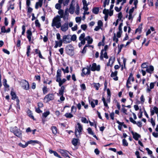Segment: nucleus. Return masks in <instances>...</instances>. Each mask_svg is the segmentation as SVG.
I'll list each match as a JSON object with an SVG mask.
<instances>
[{"mask_svg":"<svg viewBox=\"0 0 158 158\" xmlns=\"http://www.w3.org/2000/svg\"><path fill=\"white\" fill-rule=\"evenodd\" d=\"M60 21L61 19H60L59 15H57L53 19L52 23V27H56L57 28H59L61 26Z\"/></svg>","mask_w":158,"mask_h":158,"instance_id":"1","label":"nucleus"},{"mask_svg":"<svg viewBox=\"0 0 158 158\" xmlns=\"http://www.w3.org/2000/svg\"><path fill=\"white\" fill-rule=\"evenodd\" d=\"M82 130V126L80 123H78L77 126H76L75 131V135L77 138H79L80 137Z\"/></svg>","mask_w":158,"mask_h":158,"instance_id":"2","label":"nucleus"},{"mask_svg":"<svg viewBox=\"0 0 158 158\" xmlns=\"http://www.w3.org/2000/svg\"><path fill=\"white\" fill-rule=\"evenodd\" d=\"M10 131L13 132L15 135L19 138L22 137V131L19 129H18L16 127H15L10 129Z\"/></svg>","mask_w":158,"mask_h":158,"instance_id":"3","label":"nucleus"},{"mask_svg":"<svg viewBox=\"0 0 158 158\" xmlns=\"http://www.w3.org/2000/svg\"><path fill=\"white\" fill-rule=\"evenodd\" d=\"M71 35H64L63 38V41L64 43H69L71 41Z\"/></svg>","mask_w":158,"mask_h":158,"instance_id":"4","label":"nucleus"},{"mask_svg":"<svg viewBox=\"0 0 158 158\" xmlns=\"http://www.w3.org/2000/svg\"><path fill=\"white\" fill-rule=\"evenodd\" d=\"M22 87L25 90H28L29 89V84L28 82L26 80H23L22 81Z\"/></svg>","mask_w":158,"mask_h":158,"instance_id":"5","label":"nucleus"},{"mask_svg":"<svg viewBox=\"0 0 158 158\" xmlns=\"http://www.w3.org/2000/svg\"><path fill=\"white\" fill-rule=\"evenodd\" d=\"M54 98V96L53 94H49L45 96L44 99H46L47 102L53 100Z\"/></svg>","mask_w":158,"mask_h":158,"instance_id":"6","label":"nucleus"},{"mask_svg":"<svg viewBox=\"0 0 158 158\" xmlns=\"http://www.w3.org/2000/svg\"><path fill=\"white\" fill-rule=\"evenodd\" d=\"M106 50H102L100 53V58L101 60L103 59V57L108 59V56L107 55V53L106 51Z\"/></svg>","mask_w":158,"mask_h":158,"instance_id":"7","label":"nucleus"},{"mask_svg":"<svg viewBox=\"0 0 158 158\" xmlns=\"http://www.w3.org/2000/svg\"><path fill=\"white\" fill-rule=\"evenodd\" d=\"M100 69V66L99 65H97L95 63L93 64L91 68V70L92 71H99Z\"/></svg>","mask_w":158,"mask_h":158,"instance_id":"8","label":"nucleus"},{"mask_svg":"<svg viewBox=\"0 0 158 158\" xmlns=\"http://www.w3.org/2000/svg\"><path fill=\"white\" fill-rule=\"evenodd\" d=\"M68 22H67L64 23V24L61 25V30L64 32L66 31L68 29Z\"/></svg>","mask_w":158,"mask_h":158,"instance_id":"9","label":"nucleus"},{"mask_svg":"<svg viewBox=\"0 0 158 158\" xmlns=\"http://www.w3.org/2000/svg\"><path fill=\"white\" fill-rule=\"evenodd\" d=\"M90 73V69L87 68H84L82 69V73H81V76H83L84 75L89 74Z\"/></svg>","mask_w":158,"mask_h":158,"instance_id":"10","label":"nucleus"},{"mask_svg":"<svg viewBox=\"0 0 158 158\" xmlns=\"http://www.w3.org/2000/svg\"><path fill=\"white\" fill-rule=\"evenodd\" d=\"M114 60L115 57H114L111 56L110 57L109 59L108 62L107 63V66L112 67L114 61Z\"/></svg>","mask_w":158,"mask_h":158,"instance_id":"11","label":"nucleus"},{"mask_svg":"<svg viewBox=\"0 0 158 158\" xmlns=\"http://www.w3.org/2000/svg\"><path fill=\"white\" fill-rule=\"evenodd\" d=\"M60 152L62 155L65 157H69L70 158L68 155L69 152L66 150L61 149L60 151Z\"/></svg>","mask_w":158,"mask_h":158,"instance_id":"12","label":"nucleus"},{"mask_svg":"<svg viewBox=\"0 0 158 158\" xmlns=\"http://www.w3.org/2000/svg\"><path fill=\"white\" fill-rule=\"evenodd\" d=\"M134 139L136 140H138L139 138L141 137L140 135L136 132H134L133 131L131 132Z\"/></svg>","mask_w":158,"mask_h":158,"instance_id":"13","label":"nucleus"},{"mask_svg":"<svg viewBox=\"0 0 158 158\" xmlns=\"http://www.w3.org/2000/svg\"><path fill=\"white\" fill-rule=\"evenodd\" d=\"M117 71H116L114 72H112L111 74V77H113V79L115 81H117L118 79V77L117 76Z\"/></svg>","mask_w":158,"mask_h":158,"instance_id":"14","label":"nucleus"},{"mask_svg":"<svg viewBox=\"0 0 158 158\" xmlns=\"http://www.w3.org/2000/svg\"><path fill=\"white\" fill-rule=\"evenodd\" d=\"M61 71L60 69H58L57 72V74L56 76V81L61 78Z\"/></svg>","mask_w":158,"mask_h":158,"instance_id":"15","label":"nucleus"},{"mask_svg":"<svg viewBox=\"0 0 158 158\" xmlns=\"http://www.w3.org/2000/svg\"><path fill=\"white\" fill-rule=\"evenodd\" d=\"M64 89V86H61L59 90V93L57 94V95L58 96H59V95H63Z\"/></svg>","mask_w":158,"mask_h":158,"instance_id":"16","label":"nucleus"},{"mask_svg":"<svg viewBox=\"0 0 158 158\" xmlns=\"http://www.w3.org/2000/svg\"><path fill=\"white\" fill-rule=\"evenodd\" d=\"M98 103V100H94L93 99L90 102V105L92 108H94L95 107V105H97Z\"/></svg>","mask_w":158,"mask_h":158,"instance_id":"17","label":"nucleus"},{"mask_svg":"<svg viewBox=\"0 0 158 158\" xmlns=\"http://www.w3.org/2000/svg\"><path fill=\"white\" fill-rule=\"evenodd\" d=\"M27 37L29 41H30L31 40V36L32 35V32L30 30H27Z\"/></svg>","mask_w":158,"mask_h":158,"instance_id":"18","label":"nucleus"},{"mask_svg":"<svg viewBox=\"0 0 158 158\" xmlns=\"http://www.w3.org/2000/svg\"><path fill=\"white\" fill-rule=\"evenodd\" d=\"M134 81V78L133 76V74H132V73H131L130 74L129 77L127 81V83H131V81Z\"/></svg>","mask_w":158,"mask_h":158,"instance_id":"19","label":"nucleus"},{"mask_svg":"<svg viewBox=\"0 0 158 158\" xmlns=\"http://www.w3.org/2000/svg\"><path fill=\"white\" fill-rule=\"evenodd\" d=\"M66 79L65 78H63L61 80V78L59 79L56 82L59 83V85L60 86H61L66 81Z\"/></svg>","mask_w":158,"mask_h":158,"instance_id":"20","label":"nucleus"},{"mask_svg":"<svg viewBox=\"0 0 158 158\" xmlns=\"http://www.w3.org/2000/svg\"><path fill=\"white\" fill-rule=\"evenodd\" d=\"M154 67L152 65L149 66V68H147L146 71L148 73H152V72L154 71Z\"/></svg>","mask_w":158,"mask_h":158,"instance_id":"21","label":"nucleus"},{"mask_svg":"<svg viewBox=\"0 0 158 158\" xmlns=\"http://www.w3.org/2000/svg\"><path fill=\"white\" fill-rule=\"evenodd\" d=\"M63 42V40H60L59 41H56V44L54 47L55 48H56L58 46L60 47L62 44Z\"/></svg>","mask_w":158,"mask_h":158,"instance_id":"22","label":"nucleus"},{"mask_svg":"<svg viewBox=\"0 0 158 158\" xmlns=\"http://www.w3.org/2000/svg\"><path fill=\"white\" fill-rule=\"evenodd\" d=\"M85 39L87 41L88 44H91L93 41V39L89 36H87L85 38Z\"/></svg>","mask_w":158,"mask_h":158,"instance_id":"23","label":"nucleus"},{"mask_svg":"<svg viewBox=\"0 0 158 158\" xmlns=\"http://www.w3.org/2000/svg\"><path fill=\"white\" fill-rule=\"evenodd\" d=\"M51 130L52 133L55 135H56L57 132V129L56 127L52 126L51 127Z\"/></svg>","mask_w":158,"mask_h":158,"instance_id":"24","label":"nucleus"},{"mask_svg":"<svg viewBox=\"0 0 158 158\" xmlns=\"http://www.w3.org/2000/svg\"><path fill=\"white\" fill-rule=\"evenodd\" d=\"M43 5V2L39 1L36 3L35 6V8L37 9L38 8L39 6L40 7H41Z\"/></svg>","mask_w":158,"mask_h":158,"instance_id":"25","label":"nucleus"},{"mask_svg":"<svg viewBox=\"0 0 158 158\" xmlns=\"http://www.w3.org/2000/svg\"><path fill=\"white\" fill-rule=\"evenodd\" d=\"M28 144H34L35 143L40 144L41 143L40 142L37 140H31L28 141Z\"/></svg>","mask_w":158,"mask_h":158,"instance_id":"26","label":"nucleus"},{"mask_svg":"<svg viewBox=\"0 0 158 158\" xmlns=\"http://www.w3.org/2000/svg\"><path fill=\"white\" fill-rule=\"evenodd\" d=\"M69 12L71 14H73L74 12V7L72 5V4H71L70 6L69 9Z\"/></svg>","mask_w":158,"mask_h":158,"instance_id":"27","label":"nucleus"},{"mask_svg":"<svg viewBox=\"0 0 158 158\" xmlns=\"http://www.w3.org/2000/svg\"><path fill=\"white\" fill-rule=\"evenodd\" d=\"M94 87L97 90H98L99 88L100 87V85L99 83H94L93 84Z\"/></svg>","mask_w":158,"mask_h":158,"instance_id":"28","label":"nucleus"},{"mask_svg":"<svg viewBox=\"0 0 158 158\" xmlns=\"http://www.w3.org/2000/svg\"><path fill=\"white\" fill-rule=\"evenodd\" d=\"M78 140L79 139H78L74 138L72 142V144L75 146H77V144Z\"/></svg>","mask_w":158,"mask_h":158,"instance_id":"29","label":"nucleus"},{"mask_svg":"<svg viewBox=\"0 0 158 158\" xmlns=\"http://www.w3.org/2000/svg\"><path fill=\"white\" fill-rule=\"evenodd\" d=\"M102 100L103 102L104 106L105 107H107V108H109V107L108 106V104H107L108 103H107L106 102V101L105 98L104 97H102Z\"/></svg>","mask_w":158,"mask_h":158,"instance_id":"30","label":"nucleus"},{"mask_svg":"<svg viewBox=\"0 0 158 158\" xmlns=\"http://www.w3.org/2000/svg\"><path fill=\"white\" fill-rule=\"evenodd\" d=\"M66 53L70 56H73L74 54L73 50H66Z\"/></svg>","mask_w":158,"mask_h":158,"instance_id":"31","label":"nucleus"},{"mask_svg":"<svg viewBox=\"0 0 158 158\" xmlns=\"http://www.w3.org/2000/svg\"><path fill=\"white\" fill-rule=\"evenodd\" d=\"M99 11V8L98 7H94L93 9V12L94 14H97L98 13Z\"/></svg>","mask_w":158,"mask_h":158,"instance_id":"32","label":"nucleus"},{"mask_svg":"<svg viewBox=\"0 0 158 158\" xmlns=\"http://www.w3.org/2000/svg\"><path fill=\"white\" fill-rule=\"evenodd\" d=\"M48 89L47 88V87L46 86H44L42 88L43 94H47L48 92Z\"/></svg>","mask_w":158,"mask_h":158,"instance_id":"33","label":"nucleus"},{"mask_svg":"<svg viewBox=\"0 0 158 158\" xmlns=\"http://www.w3.org/2000/svg\"><path fill=\"white\" fill-rule=\"evenodd\" d=\"M10 94L12 96V99L14 100L16 98V95L14 92L11 91V92Z\"/></svg>","mask_w":158,"mask_h":158,"instance_id":"34","label":"nucleus"},{"mask_svg":"<svg viewBox=\"0 0 158 158\" xmlns=\"http://www.w3.org/2000/svg\"><path fill=\"white\" fill-rule=\"evenodd\" d=\"M64 116L67 118H71L73 117V115L70 113H66L64 114Z\"/></svg>","mask_w":158,"mask_h":158,"instance_id":"35","label":"nucleus"},{"mask_svg":"<svg viewBox=\"0 0 158 158\" xmlns=\"http://www.w3.org/2000/svg\"><path fill=\"white\" fill-rule=\"evenodd\" d=\"M3 85L6 88H8L9 85L7 84V81L5 79L3 80Z\"/></svg>","mask_w":158,"mask_h":158,"instance_id":"36","label":"nucleus"},{"mask_svg":"<svg viewBox=\"0 0 158 158\" xmlns=\"http://www.w3.org/2000/svg\"><path fill=\"white\" fill-rule=\"evenodd\" d=\"M16 102H17V106H16V107L17 108V109L18 111H19L20 109V107L19 105V101L18 99H17L16 100Z\"/></svg>","mask_w":158,"mask_h":158,"instance_id":"37","label":"nucleus"},{"mask_svg":"<svg viewBox=\"0 0 158 158\" xmlns=\"http://www.w3.org/2000/svg\"><path fill=\"white\" fill-rule=\"evenodd\" d=\"M79 10H80L79 6L78 5V4H77V6H76V10L75 11V13L77 15H78L79 14Z\"/></svg>","mask_w":158,"mask_h":158,"instance_id":"38","label":"nucleus"},{"mask_svg":"<svg viewBox=\"0 0 158 158\" xmlns=\"http://www.w3.org/2000/svg\"><path fill=\"white\" fill-rule=\"evenodd\" d=\"M61 70L63 71L64 73H68L69 72V67L68 66L65 69L63 68H62Z\"/></svg>","mask_w":158,"mask_h":158,"instance_id":"39","label":"nucleus"},{"mask_svg":"<svg viewBox=\"0 0 158 158\" xmlns=\"http://www.w3.org/2000/svg\"><path fill=\"white\" fill-rule=\"evenodd\" d=\"M27 113L28 115L31 118L34 119V116L32 115V114L30 110H28L27 111Z\"/></svg>","mask_w":158,"mask_h":158,"instance_id":"40","label":"nucleus"},{"mask_svg":"<svg viewBox=\"0 0 158 158\" xmlns=\"http://www.w3.org/2000/svg\"><path fill=\"white\" fill-rule=\"evenodd\" d=\"M28 144V142H27V143H25V144H23L22 143H19V145L20 146L23 147V148H25L27 146Z\"/></svg>","mask_w":158,"mask_h":158,"instance_id":"41","label":"nucleus"},{"mask_svg":"<svg viewBox=\"0 0 158 158\" xmlns=\"http://www.w3.org/2000/svg\"><path fill=\"white\" fill-rule=\"evenodd\" d=\"M50 112L49 111H47L44 112L43 114V116L45 118H46L48 115L50 114Z\"/></svg>","mask_w":158,"mask_h":158,"instance_id":"42","label":"nucleus"},{"mask_svg":"<svg viewBox=\"0 0 158 158\" xmlns=\"http://www.w3.org/2000/svg\"><path fill=\"white\" fill-rule=\"evenodd\" d=\"M87 47H88L89 49H93L94 48V46L92 45H86L84 47L83 49H85Z\"/></svg>","mask_w":158,"mask_h":158,"instance_id":"43","label":"nucleus"},{"mask_svg":"<svg viewBox=\"0 0 158 158\" xmlns=\"http://www.w3.org/2000/svg\"><path fill=\"white\" fill-rule=\"evenodd\" d=\"M123 143L124 146H127L128 145V143L125 139H123Z\"/></svg>","mask_w":158,"mask_h":158,"instance_id":"44","label":"nucleus"},{"mask_svg":"<svg viewBox=\"0 0 158 158\" xmlns=\"http://www.w3.org/2000/svg\"><path fill=\"white\" fill-rule=\"evenodd\" d=\"M59 96H60V100H58V102H60V100L61 101H63L65 100V98L63 96V95H59Z\"/></svg>","mask_w":158,"mask_h":158,"instance_id":"45","label":"nucleus"},{"mask_svg":"<svg viewBox=\"0 0 158 158\" xmlns=\"http://www.w3.org/2000/svg\"><path fill=\"white\" fill-rule=\"evenodd\" d=\"M87 131L89 134L91 135H94V133L90 128H88L87 129Z\"/></svg>","mask_w":158,"mask_h":158,"instance_id":"46","label":"nucleus"},{"mask_svg":"<svg viewBox=\"0 0 158 158\" xmlns=\"http://www.w3.org/2000/svg\"><path fill=\"white\" fill-rule=\"evenodd\" d=\"M81 122L84 123H88V122L87 121L86 118L85 117H82L81 119Z\"/></svg>","mask_w":158,"mask_h":158,"instance_id":"47","label":"nucleus"},{"mask_svg":"<svg viewBox=\"0 0 158 158\" xmlns=\"http://www.w3.org/2000/svg\"><path fill=\"white\" fill-rule=\"evenodd\" d=\"M85 36V34L84 33H83L82 34H81L79 37V40H81L82 39H85V38H84Z\"/></svg>","mask_w":158,"mask_h":158,"instance_id":"48","label":"nucleus"},{"mask_svg":"<svg viewBox=\"0 0 158 158\" xmlns=\"http://www.w3.org/2000/svg\"><path fill=\"white\" fill-rule=\"evenodd\" d=\"M61 6V4L57 3L55 5V8L59 10Z\"/></svg>","mask_w":158,"mask_h":158,"instance_id":"49","label":"nucleus"},{"mask_svg":"<svg viewBox=\"0 0 158 158\" xmlns=\"http://www.w3.org/2000/svg\"><path fill=\"white\" fill-rule=\"evenodd\" d=\"M103 13L105 15L107 14L108 15V14L109 13V10H106V9H104L103 11Z\"/></svg>","mask_w":158,"mask_h":158,"instance_id":"50","label":"nucleus"},{"mask_svg":"<svg viewBox=\"0 0 158 158\" xmlns=\"http://www.w3.org/2000/svg\"><path fill=\"white\" fill-rule=\"evenodd\" d=\"M77 108L74 106H72L71 107V112H75L76 111Z\"/></svg>","mask_w":158,"mask_h":158,"instance_id":"51","label":"nucleus"},{"mask_svg":"<svg viewBox=\"0 0 158 158\" xmlns=\"http://www.w3.org/2000/svg\"><path fill=\"white\" fill-rule=\"evenodd\" d=\"M77 38V37L76 35H73L72 36H71V41L73 40V41H74L76 40Z\"/></svg>","mask_w":158,"mask_h":158,"instance_id":"52","label":"nucleus"},{"mask_svg":"<svg viewBox=\"0 0 158 158\" xmlns=\"http://www.w3.org/2000/svg\"><path fill=\"white\" fill-rule=\"evenodd\" d=\"M35 24L36 27H39L40 26V24L39 23L38 20H36L35 21Z\"/></svg>","mask_w":158,"mask_h":158,"instance_id":"53","label":"nucleus"},{"mask_svg":"<svg viewBox=\"0 0 158 158\" xmlns=\"http://www.w3.org/2000/svg\"><path fill=\"white\" fill-rule=\"evenodd\" d=\"M113 40L114 41H115L116 43H117L118 41V39L116 38V34L115 33H114V36L113 38Z\"/></svg>","mask_w":158,"mask_h":158,"instance_id":"54","label":"nucleus"},{"mask_svg":"<svg viewBox=\"0 0 158 158\" xmlns=\"http://www.w3.org/2000/svg\"><path fill=\"white\" fill-rule=\"evenodd\" d=\"M81 27L84 30H85L87 27V26L85 24L82 25Z\"/></svg>","mask_w":158,"mask_h":158,"instance_id":"55","label":"nucleus"},{"mask_svg":"<svg viewBox=\"0 0 158 158\" xmlns=\"http://www.w3.org/2000/svg\"><path fill=\"white\" fill-rule=\"evenodd\" d=\"M135 124H136L139 127H141L142 126V123L141 121L137 122Z\"/></svg>","mask_w":158,"mask_h":158,"instance_id":"56","label":"nucleus"},{"mask_svg":"<svg viewBox=\"0 0 158 158\" xmlns=\"http://www.w3.org/2000/svg\"><path fill=\"white\" fill-rule=\"evenodd\" d=\"M141 67L143 68H146L147 67V65L146 63H144L142 64Z\"/></svg>","mask_w":158,"mask_h":158,"instance_id":"57","label":"nucleus"},{"mask_svg":"<svg viewBox=\"0 0 158 158\" xmlns=\"http://www.w3.org/2000/svg\"><path fill=\"white\" fill-rule=\"evenodd\" d=\"M146 150L148 152V154L151 155L152 154V152L148 148H146Z\"/></svg>","mask_w":158,"mask_h":158,"instance_id":"58","label":"nucleus"},{"mask_svg":"<svg viewBox=\"0 0 158 158\" xmlns=\"http://www.w3.org/2000/svg\"><path fill=\"white\" fill-rule=\"evenodd\" d=\"M129 120L130 121L133 123L134 124L136 123V122L135 120H134L132 117L130 118Z\"/></svg>","mask_w":158,"mask_h":158,"instance_id":"59","label":"nucleus"},{"mask_svg":"<svg viewBox=\"0 0 158 158\" xmlns=\"http://www.w3.org/2000/svg\"><path fill=\"white\" fill-rule=\"evenodd\" d=\"M122 16H123V15H122V12H119L118 13V18H119V21H120L121 20V18L122 17Z\"/></svg>","mask_w":158,"mask_h":158,"instance_id":"60","label":"nucleus"},{"mask_svg":"<svg viewBox=\"0 0 158 158\" xmlns=\"http://www.w3.org/2000/svg\"><path fill=\"white\" fill-rule=\"evenodd\" d=\"M154 82H151L150 83V89H153L154 86Z\"/></svg>","mask_w":158,"mask_h":158,"instance_id":"61","label":"nucleus"},{"mask_svg":"<svg viewBox=\"0 0 158 158\" xmlns=\"http://www.w3.org/2000/svg\"><path fill=\"white\" fill-rule=\"evenodd\" d=\"M35 111L37 113H40L42 112V111L40 110V108H35Z\"/></svg>","mask_w":158,"mask_h":158,"instance_id":"62","label":"nucleus"},{"mask_svg":"<svg viewBox=\"0 0 158 158\" xmlns=\"http://www.w3.org/2000/svg\"><path fill=\"white\" fill-rule=\"evenodd\" d=\"M98 26L100 27H101L102 26V21L100 20H99L98 21Z\"/></svg>","mask_w":158,"mask_h":158,"instance_id":"63","label":"nucleus"},{"mask_svg":"<svg viewBox=\"0 0 158 158\" xmlns=\"http://www.w3.org/2000/svg\"><path fill=\"white\" fill-rule=\"evenodd\" d=\"M153 109L154 110V111L155 112L156 114H157L158 113V108H157V107H154L153 108Z\"/></svg>","mask_w":158,"mask_h":158,"instance_id":"64","label":"nucleus"}]
</instances>
